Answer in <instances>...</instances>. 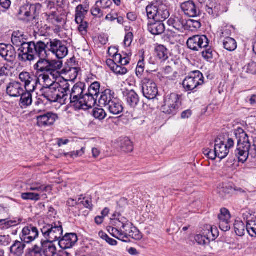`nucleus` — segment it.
Masks as SVG:
<instances>
[{
  "instance_id": "obj_1",
  "label": "nucleus",
  "mask_w": 256,
  "mask_h": 256,
  "mask_svg": "<svg viewBox=\"0 0 256 256\" xmlns=\"http://www.w3.org/2000/svg\"><path fill=\"white\" fill-rule=\"evenodd\" d=\"M234 134L237 139V146L234 154L239 162L244 163L249 156L252 158L256 157V146L251 144L249 137L241 128H238L234 131Z\"/></svg>"
},
{
  "instance_id": "obj_2",
  "label": "nucleus",
  "mask_w": 256,
  "mask_h": 256,
  "mask_svg": "<svg viewBox=\"0 0 256 256\" xmlns=\"http://www.w3.org/2000/svg\"><path fill=\"white\" fill-rule=\"evenodd\" d=\"M41 92V96L50 102L65 103L70 92V84L68 82H64L62 85L55 82L51 86L42 88Z\"/></svg>"
},
{
  "instance_id": "obj_3",
  "label": "nucleus",
  "mask_w": 256,
  "mask_h": 256,
  "mask_svg": "<svg viewBox=\"0 0 256 256\" xmlns=\"http://www.w3.org/2000/svg\"><path fill=\"white\" fill-rule=\"evenodd\" d=\"M42 40L28 41L18 49V60L22 62H31L38 59V56L44 50Z\"/></svg>"
},
{
  "instance_id": "obj_4",
  "label": "nucleus",
  "mask_w": 256,
  "mask_h": 256,
  "mask_svg": "<svg viewBox=\"0 0 256 256\" xmlns=\"http://www.w3.org/2000/svg\"><path fill=\"white\" fill-rule=\"evenodd\" d=\"M38 56V60L34 65V68L37 72L43 74L50 73L52 76H54V72L62 68V62L61 60H50L48 59L49 54L44 50Z\"/></svg>"
},
{
  "instance_id": "obj_5",
  "label": "nucleus",
  "mask_w": 256,
  "mask_h": 256,
  "mask_svg": "<svg viewBox=\"0 0 256 256\" xmlns=\"http://www.w3.org/2000/svg\"><path fill=\"white\" fill-rule=\"evenodd\" d=\"M40 230L44 240L52 242L58 241L63 234L62 224L58 222H44Z\"/></svg>"
},
{
  "instance_id": "obj_6",
  "label": "nucleus",
  "mask_w": 256,
  "mask_h": 256,
  "mask_svg": "<svg viewBox=\"0 0 256 256\" xmlns=\"http://www.w3.org/2000/svg\"><path fill=\"white\" fill-rule=\"evenodd\" d=\"M44 44V50L48 54L50 52L54 54L58 59H62L68 54V49L64 41L58 39L44 38L42 40Z\"/></svg>"
},
{
  "instance_id": "obj_7",
  "label": "nucleus",
  "mask_w": 256,
  "mask_h": 256,
  "mask_svg": "<svg viewBox=\"0 0 256 256\" xmlns=\"http://www.w3.org/2000/svg\"><path fill=\"white\" fill-rule=\"evenodd\" d=\"M204 82L202 74L199 70L190 72L182 82L183 88L186 92H192Z\"/></svg>"
},
{
  "instance_id": "obj_8",
  "label": "nucleus",
  "mask_w": 256,
  "mask_h": 256,
  "mask_svg": "<svg viewBox=\"0 0 256 256\" xmlns=\"http://www.w3.org/2000/svg\"><path fill=\"white\" fill-rule=\"evenodd\" d=\"M42 5L40 4H26L20 7L18 12L19 19L24 21L29 22L36 18L40 10Z\"/></svg>"
},
{
  "instance_id": "obj_9",
  "label": "nucleus",
  "mask_w": 256,
  "mask_h": 256,
  "mask_svg": "<svg viewBox=\"0 0 256 256\" xmlns=\"http://www.w3.org/2000/svg\"><path fill=\"white\" fill-rule=\"evenodd\" d=\"M143 95L148 100L154 99L158 94L156 84L150 78H145L141 82Z\"/></svg>"
},
{
  "instance_id": "obj_10",
  "label": "nucleus",
  "mask_w": 256,
  "mask_h": 256,
  "mask_svg": "<svg viewBox=\"0 0 256 256\" xmlns=\"http://www.w3.org/2000/svg\"><path fill=\"white\" fill-rule=\"evenodd\" d=\"M189 48L194 51H198L203 48L208 46L209 40L204 35H196L190 38L187 41Z\"/></svg>"
},
{
  "instance_id": "obj_11",
  "label": "nucleus",
  "mask_w": 256,
  "mask_h": 256,
  "mask_svg": "<svg viewBox=\"0 0 256 256\" xmlns=\"http://www.w3.org/2000/svg\"><path fill=\"white\" fill-rule=\"evenodd\" d=\"M58 119V114L53 112H44L36 116L37 125L40 128H46L54 124Z\"/></svg>"
},
{
  "instance_id": "obj_12",
  "label": "nucleus",
  "mask_w": 256,
  "mask_h": 256,
  "mask_svg": "<svg viewBox=\"0 0 256 256\" xmlns=\"http://www.w3.org/2000/svg\"><path fill=\"white\" fill-rule=\"evenodd\" d=\"M122 232L125 235L126 238L129 237L136 240H140L142 238V234L139 230L133 224L128 220H126L121 222Z\"/></svg>"
},
{
  "instance_id": "obj_13",
  "label": "nucleus",
  "mask_w": 256,
  "mask_h": 256,
  "mask_svg": "<svg viewBox=\"0 0 256 256\" xmlns=\"http://www.w3.org/2000/svg\"><path fill=\"white\" fill-rule=\"evenodd\" d=\"M39 232L38 228L30 224L24 228L20 239L24 243L29 244L34 241L38 236Z\"/></svg>"
},
{
  "instance_id": "obj_14",
  "label": "nucleus",
  "mask_w": 256,
  "mask_h": 256,
  "mask_svg": "<svg viewBox=\"0 0 256 256\" xmlns=\"http://www.w3.org/2000/svg\"><path fill=\"white\" fill-rule=\"evenodd\" d=\"M70 100L71 106L73 107L76 110H87L94 106L92 104V101L90 100L85 94L83 96H78L77 98Z\"/></svg>"
},
{
  "instance_id": "obj_15",
  "label": "nucleus",
  "mask_w": 256,
  "mask_h": 256,
  "mask_svg": "<svg viewBox=\"0 0 256 256\" xmlns=\"http://www.w3.org/2000/svg\"><path fill=\"white\" fill-rule=\"evenodd\" d=\"M180 8L184 14L189 17L197 18L200 14L199 8L192 0L183 2Z\"/></svg>"
},
{
  "instance_id": "obj_16",
  "label": "nucleus",
  "mask_w": 256,
  "mask_h": 256,
  "mask_svg": "<svg viewBox=\"0 0 256 256\" xmlns=\"http://www.w3.org/2000/svg\"><path fill=\"white\" fill-rule=\"evenodd\" d=\"M78 236L74 233L66 234L58 240V244L62 249L72 248L78 242Z\"/></svg>"
},
{
  "instance_id": "obj_17",
  "label": "nucleus",
  "mask_w": 256,
  "mask_h": 256,
  "mask_svg": "<svg viewBox=\"0 0 256 256\" xmlns=\"http://www.w3.org/2000/svg\"><path fill=\"white\" fill-rule=\"evenodd\" d=\"M24 92L23 85L16 81L10 82L6 88V94L10 97H19Z\"/></svg>"
},
{
  "instance_id": "obj_18",
  "label": "nucleus",
  "mask_w": 256,
  "mask_h": 256,
  "mask_svg": "<svg viewBox=\"0 0 256 256\" xmlns=\"http://www.w3.org/2000/svg\"><path fill=\"white\" fill-rule=\"evenodd\" d=\"M100 84L98 82L92 83L88 87L85 95L88 98L92 101L94 106L96 104V101L100 94Z\"/></svg>"
},
{
  "instance_id": "obj_19",
  "label": "nucleus",
  "mask_w": 256,
  "mask_h": 256,
  "mask_svg": "<svg viewBox=\"0 0 256 256\" xmlns=\"http://www.w3.org/2000/svg\"><path fill=\"white\" fill-rule=\"evenodd\" d=\"M206 10L214 17L218 16L223 12L221 5L216 0H208L206 5Z\"/></svg>"
},
{
  "instance_id": "obj_20",
  "label": "nucleus",
  "mask_w": 256,
  "mask_h": 256,
  "mask_svg": "<svg viewBox=\"0 0 256 256\" xmlns=\"http://www.w3.org/2000/svg\"><path fill=\"white\" fill-rule=\"evenodd\" d=\"M35 78H36V76H31L28 72H22L19 75V78L22 82L24 84L23 87L24 86L26 90L30 88L34 90Z\"/></svg>"
},
{
  "instance_id": "obj_21",
  "label": "nucleus",
  "mask_w": 256,
  "mask_h": 256,
  "mask_svg": "<svg viewBox=\"0 0 256 256\" xmlns=\"http://www.w3.org/2000/svg\"><path fill=\"white\" fill-rule=\"evenodd\" d=\"M28 37L23 32L14 31L12 36V42L14 46L20 48L28 42Z\"/></svg>"
},
{
  "instance_id": "obj_22",
  "label": "nucleus",
  "mask_w": 256,
  "mask_h": 256,
  "mask_svg": "<svg viewBox=\"0 0 256 256\" xmlns=\"http://www.w3.org/2000/svg\"><path fill=\"white\" fill-rule=\"evenodd\" d=\"M148 24V30L153 35H160L165 30L164 24L160 20H156Z\"/></svg>"
},
{
  "instance_id": "obj_23",
  "label": "nucleus",
  "mask_w": 256,
  "mask_h": 256,
  "mask_svg": "<svg viewBox=\"0 0 256 256\" xmlns=\"http://www.w3.org/2000/svg\"><path fill=\"white\" fill-rule=\"evenodd\" d=\"M124 95L126 97V102L131 108H135L140 102V98L136 92L133 90H126Z\"/></svg>"
},
{
  "instance_id": "obj_24",
  "label": "nucleus",
  "mask_w": 256,
  "mask_h": 256,
  "mask_svg": "<svg viewBox=\"0 0 256 256\" xmlns=\"http://www.w3.org/2000/svg\"><path fill=\"white\" fill-rule=\"evenodd\" d=\"M114 92L110 89H106L100 94V96L98 98V103L100 105H104L106 106L114 99Z\"/></svg>"
},
{
  "instance_id": "obj_25",
  "label": "nucleus",
  "mask_w": 256,
  "mask_h": 256,
  "mask_svg": "<svg viewBox=\"0 0 256 256\" xmlns=\"http://www.w3.org/2000/svg\"><path fill=\"white\" fill-rule=\"evenodd\" d=\"M54 242L42 240L40 243L43 248V253L45 256H54L56 252V248Z\"/></svg>"
},
{
  "instance_id": "obj_26",
  "label": "nucleus",
  "mask_w": 256,
  "mask_h": 256,
  "mask_svg": "<svg viewBox=\"0 0 256 256\" xmlns=\"http://www.w3.org/2000/svg\"><path fill=\"white\" fill-rule=\"evenodd\" d=\"M214 147L218 154V158L220 159L225 158L229 153L228 148L225 146L224 142L219 138L216 139Z\"/></svg>"
},
{
  "instance_id": "obj_27",
  "label": "nucleus",
  "mask_w": 256,
  "mask_h": 256,
  "mask_svg": "<svg viewBox=\"0 0 256 256\" xmlns=\"http://www.w3.org/2000/svg\"><path fill=\"white\" fill-rule=\"evenodd\" d=\"M110 113L114 115H117L123 112L124 108L122 102L118 98L113 100L106 106Z\"/></svg>"
},
{
  "instance_id": "obj_28",
  "label": "nucleus",
  "mask_w": 256,
  "mask_h": 256,
  "mask_svg": "<svg viewBox=\"0 0 256 256\" xmlns=\"http://www.w3.org/2000/svg\"><path fill=\"white\" fill-rule=\"evenodd\" d=\"M86 84L84 82H78L73 86L70 98L68 99L77 98L78 96H83L86 94Z\"/></svg>"
},
{
  "instance_id": "obj_29",
  "label": "nucleus",
  "mask_w": 256,
  "mask_h": 256,
  "mask_svg": "<svg viewBox=\"0 0 256 256\" xmlns=\"http://www.w3.org/2000/svg\"><path fill=\"white\" fill-rule=\"evenodd\" d=\"M68 64V66L64 69L63 70L65 72L69 74L70 78L74 80L76 78L80 68L74 66L76 64L74 58L70 59Z\"/></svg>"
},
{
  "instance_id": "obj_30",
  "label": "nucleus",
  "mask_w": 256,
  "mask_h": 256,
  "mask_svg": "<svg viewBox=\"0 0 256 256\" xmlns=\"http://www.w3.org/2000/svg\"><path fill=\"white\" fill-rule=\"evenodd\" d=\"M167 22L168 26H172L178 31L182 30L186 24L185 20L180 16L170 18Z\"/></svg>"
},
{
  "instance_id": "obj_31",
  "label": "nucleus",
  "mask_w": 256,
  "mask_h": 256,
  "mask_svg": "<svg viewBox=\"0 0 256 256\" xmlns=\"http://www.w3.org/2000/svg\"><path fill=\"white\" fill-rule=\"evenodd\" d=\"M32 88L28 89L26 92H23L20 96V105L22 108H26L32 104V98L31 92H33Z\"/></svg>"
},
{
  "instance_id": "obj_32",
  "label": "nucleus",
  "mask_w": 256,
  "mask_h": 256,
  "mask_svg": "<svg viewBox=\"0 0 256 256\" xmlns=\"http://www.w3.org/2000/svg\"><path fill=\"white\" fill-rule=\"evenodd\" d=\"M156 20L162 21L168 18L170 14L165 5L160 1H156Z\"/></svg>"
},
{
  "instance_id": "obj_33",
  "label": "nucleus",
  "mask_w": 256,
  "mask_h": 256,
  "mask_svg": "<svg viewBox=\"0 0 256 256\" xmlns=\"http://www.w3.org/2000/svg\"><path fill=\"white\" fill-rule=\"evenodd\" d=\"M50 73H44L39 74L38 77L35 78L36 84L38 83L42 86V88H48L51 86L54 83L56 82H52L50 78L48 76Z\"/></svg>"
},
{
  "instance_id": "obj_34",
  "label": "nucleus",
  "mask_w": 256,
  "mask_h": 256,
  "mask_svg": "<svg viewBox=\"0 0 256 256\" xmlns=\"http://www.w3.org/2000/svg\"><path fill=\"white\" fill-rule=\"evenodd\" d=\"M26 244L22 240H15L10 248V252L16 256H22L26 248Z\"/></svg>"
},
{
  "instance_id": "obj_35",
  "label": "nucleus",
  "mask_w": 256,
  "mask_h": 256,
  "mask_svg": "<svg viewBox=\"0 0 256 256\" xmlns=\"http://www.w3.org/2000/svg\"><path fill=\"white\" fill-rule=\"evenodd\" d=\"M88 12V8L86 6L84 8L83 5L80 4L76 8L75 22L76 23L82 22L85 20L86 16Z\"/></svg>"
},
{
  "instance_id": "obj_36",
  "label": "nucleus",
  "mask_w": 256,
  "mask_h": 256,
  "mask_svg": "<svg viewBox=\"0 0 256 256\" xmlns=\"http://www.w3.org/2000/svg\"><path fill=\"white\" fill-rule=\"evenodd\" d=\"M180 106L178 104L168 105L167 104L164 103V104L162 106L160 110L166 114L174 116L178 112Z\"/></svg>"
},
{
  "instance_id": "obj_37",
  "label": "nucleus",
  "mask_w": 256,
  "mask_h": 256,
  "mask_svg": "<svg viewBox=\"0 0 256 256\" xmlns=\"http://www.w3.org/2000/svg\"><path fill=\"white\" fill-rule=\"evenodd\" d=\"M180 106L178 104L168 105L167 104L164 103V104L162 106L160 110L166 114L174 116L178 112Z\"/></svg>"
},
{
  "instance_id": "obj_38",
  "label": "nucleus",
  "mask_w": 256,
  "mask_h": 256,
  "mask_svg": "<svg viewBox=\"0 0 256 256\" xmlns=\"http://www.w3.org/2000/svg\"><path fill=\"white\" fill-rule=\"evenodd\" d=\"M155 51L157 57L162 62L164 61L168 58V49L163 45H158L156 48Z\"/></svg>"
},
{
  "instance_id": "obj_39",
  "label": "nucleus",
  "mask_w": 256,
  "mask_h": 256,
  "mask_svg": "<svg viewBox=\"0 0 256 256\" xmlns=\"http://www.w3.org/2000/svg\"><path fill=\"white\" fill-rule=\"evenodd\" d=\"M120 146L122 151L125 152H129L132 151L134 147L131 140L126 137L120 140Z\"/></svg>"
},
{
  "instance_id": "obj_40",
  "label": "nucleus",
  "mask_w": 256,
  "mask_h": 256,
  "mask_svg": "<svg viewBox=\"0 0 256 256\" xmlns=\"http://www.w3.org/2000/svg\"><path fill=\"white\" fill-rule=\"evenodd\" d=\"M156 4L157 3L156 1L146 6V12L148 19L153 20H156Z\"/></svg>"
},
{
  "instance_id": "obj_41",
  "label": "nucleus",
  "mask_w": 256,
  "mask_h": 256,
  "mask_svg": "<svg viewBox=\"0 0 256 256\" xmlns=\"http://www.w3.org/2000/svg\"><path fill=\"white\" fill-rule=\"evenodd\" d=\"M223 45L224 48L230 52L234 50L237 48V43L236 40L230 37H227L224 38Z\"/></svg>"
},
{
  "instance_id": "obj_42",
  "label": "nucleus",
  "mask_w": 256,
  "mask_h": 256,
  "mask_svg": "<svg viewBox=\"0 0 256 256\" xmlns=\"http://www.w3.org/2000/svg\"><path fill=\"white\" fill-rule=\"evenodd\" d=\"M28 189L30 190H36L39 192H48L52 190L50 185H42L38 182H34L30 185Z\"/></svg>"
},
{
  "instance_id": "obj_43",
  "label": "nucleus",
  "mask_w": 256,
  "mask_h": 256,
  "mask_svg": "<svg viewBox=\"0 0 256 256\" xmlns=\"http://www.w3.org/2000/svg\"><path fill=\"white\" fill-rule=\"evenodd\" d=\"M164 103L167 104L168 105L174 104H178V105H180L181 102L180 100V96L178 94L175 93H172L167 95L165 97Z\"/></svg>"
},
{
  "instance_id": "obj_44",
  "label": "nucleus",
  "mask_w": 256,
  "mask_h": 256,
  "mask_svg": "<svg viewBox=\"0 0 256 256\" xmlns=\"http://www.w3.org/2000/svg\"><path fill=\"white\" fill-rule=\"evenodd\" d=\"M246 230L250 236L256 237V216L254 219L247 220Z\"/></svg>"
},
{
  "instance_id": "obj_45",
  "label": "nucleus",
  "mask_w": 256,
  "mask_h": 256,
  "mask_svg": "<svg viewBox=\"0 0 256 256\" xmlns=\"http://www.w3.org/2000/svg\"><path fill=\"white\" fill-rule=\"evenodd\" d=\"M234 228L235 232L237 236H242L244 234L246 226H245L242 221L236 220L234 224Z\"/></svg>"
},
{
  "instance_id": "obj_46",
  "label": "nucleus",
  "mask_w": 256,
  "mask_h": 256,
  "mask_svg": "<svg viewBox=\"0 0 256 256\" xmlns=\"http://www.w3.org/2000/svg\"><path fill=\"white\" fill-rule=\"evenodd\" d=\"M205 234L209 242L214 240L218 236V228L216 227L209 226V229L207 232L204 233Z\"/></svg>"
},
{
  "instance_id": "obj_47",
  "label": "nucleus",
  "mask_w": 256,
  "mask_h": 256,
  "mask_svg": "<svg viewBox=\"0 0 256 256\" xmlns=\"http://www.w3.org/2000/svg\"><path fill=\"white\" fill-rule=\"evenodd\" d=\"M8 49L4 60L8 62H12L14 60L16 57V50L14 46L10 44V46H8Z\"/></svg>"
},
{
  "instance_id": "obj_48",
  "label": "nucleus",
  "mask_w": 256,
  "mask_h": 256,
  "mask_svg": "<svg viewBox=\"0 0 256 256\" xmlns=\"http://www.w3.org/2000/svg\"><path fill=\"white\" fill-rule=\"evenodd\" d=\"M92 116L96 119L102 120L106 116V114L104 109L95 108L92 110Z\"/></svg>"
},
{
  "instance_id": "obj_49",
  "label": "nucleus",
  "mask_w": 256,
  "mask_h": 256,
  "mask_svg": "<svg viewBox=\"0 0 256 256\" xmlns=\"http://www.w3.org/2000/svg\"><path fill=\"white\" fill-rule=\"evenodd\" d=\"M22 198L24 200L38 201L40 200L39 194L34 192H24L22 194Z\"/></svg>"
},
{
  "instance_id": "obj_50",
  "label": "nucleus",
  "mask_w": 256,
  "mask_h": 256,
  "mask_svg": "<svg viewBox=\"0 0 256 256\" xmlns=\"http://www.w3.org/2000/svg\"><path fill=\"white\" fill-rule=\"evenodd\" d=\"M218 218L219 219V222L222 221H230V214L228 210L226 208H222L220 210V213L218 216Z\"/></svg>"
},
{
  "instance_id": "obj_51",
  "label": "nucleus",
  "mask_w": 256,
  "mask_h": 256,
  "mask_svg": "<svg viewBox=\"0 0 256 256\" xmlns=\"http://www.w3.org/2000/svg\"><path fill=\"white\" fill-rule=\"evenodd\" d=\"M101 8L99 4H97L96 2L94 6H93L90 12L92 14L94 17H97L100 18L103 16V12L101 10Z\"/></svg>"
},
{
  "instance_id": "obj_52",
  "label": "nucleus",
  "mask_w": 256,
  "mask_h": 256,
  "mask_svg": "<svg viewBox=\"0 0 256 256\" xmlns=\"http://www.w3.org/2000/svg\"><path fill=\"white\" fill-rule=\"evenodd\" d=\"M78 203L79 204H82L86 208L92 210V208L93 205L90 198H79L78 199Z\"/></svg>"
},
{
  "instance_id": "obj_53",
  "label": "nucleus",
  "mask_w": 256,
  "mask_h": 256,
  "mask_svg": "<svg viewBox=\"0 0 256 256\" xmlns=\"http://www.w3.org/2000/svg\"><path fill=\"white\" fill-rule=\"evenodd\" d=\"M78 24V30L80 34L82 35H85L87 34L88 28V24L85 20H83L82 22L76 23Z\"/></svg>"
},
{
  "instance_id": "obj_54",
  "label": "nucleus",
  "mask_w": 256,
  "mask_h": 256,
  "mask_svg": "<svg viewBox=\"0 0 256 256\" xmlns=\"http://www.w3.org/2000/svg\"><path fill=\"white\" fill-rule=\"evenodd\" d=\"M112 72L116 74L124 75L127 73L128 70L124 66L118 64L116 65Z\"/></svg>"
},
{
  "instance_id": "obj_55",
  "label": "nucleus",
  "mask_w": 256,
  "mask_h": 256,
  "mask_svg": "<svg viewBox=\"0 0 256 256\" xmlns=\"http://www.w3.org/2000/svg\"><path fill=\"white\" fill-rule=\"evenodd\" d=\"M195 240L198 244L200 245H204L210 242L205 234L204 235H196L195 236Z\"/></svg>"
},
{
  "instance_id": "obj_56",
  "label": "nucleus",
  "mask_w": 256,
  "mask_h": 256,
  "mask_svg": "<svg viewBox=\"0 0 256 256\" xmlns=\"http://www.w3.org/2000/svg\"><path fill=\"white\" fill-rule=\"evenodd\" d=\"M246 72L248 73L256 74V62H251L248 63L246 66Z\"/></svg>"
},
{
  "instance_id": "obj_57",
  "label": "nucleus",
  "mask_w": 256,
  "mask_h": 256,
  "mask_svg": "<svg viewBox=\"0 0 256 256\" xmlns=\"http://www.w3.org/2000/svg\"><path fill=\"white\" fill-rule=\"evenodd\" d=\"M205 50L202 52V56L206 60H208L212 59L213 58V50L210 48H204Z\"/></svg>"
},
{
  "instance_id": "obj_58",
  "label": "nucleus",
  "mask_w": 256,
  "mask_h": 256,
  "mask_svg": "<svg viewBox=\"0 0 256 256\" xmlns=\"http://www.w3.org/2000/svg\"><path fill=\"white\" fill-rule=\"evenodd\" d=\"M133 34L131 32H129L126 34L124 41V44L126 46H130L133 40Z\"/></svg>"
},
{
  "instance_id": "obj_59",
  "label": "nucleus",
  "mask_w": 256,
  "mask_h": 256,
  "mask_svg": "<svg viewBox=\"0 0 256 256\" xmlns=\"http://www.w3.org/2000/svg\"><path fill=\"white\" fill-rule=\"evenodd\" d=\"M96 2L102 9L109 8L112 4V2L110 0H100L97 1Z\"/></svg>"
},
{
  "instance_id": "obj_60",
  "label": "nucleus",
  "mask_w": 256,
  "mask_h": 256,
  "mask_svg": "<svg viewBox=\"0 0 256 256\" xmlns=\"http://www.w3.org/2000/svg\"><path fill=\"white\" fill-rule=\"evenodd\" d=\"M5 221L2 224V225L4 224L6 225V228L13 226H16L18 224H19L21 222L22 220L18 218L17 220H8L6 221V219H4Z\"/></svg>"
},
{
  "instance_id": "obj_61",
  "label": "nucleus",
  "mask_w": 256,
  "mask_h": 256,
  "mask_svg": "<svg viewBox=\"0 0 256 256\" xmlns=\"http://www.w3.org/2000/svg\"><path fill=\"white\" fill-rule=\"evenodd\" d=\"M188 24L190 27H192L196 29H198L202 26L200 20H190L188 21Z\"/></svg>"
},
{
  "instance_id": "obj_62",
  "label": "nucleus",
  "mask_w": 256,
  "mask_h": 256,
  "mask_svg": "<svg viewBox=\"0 0 256 256\" xmlns=\"http://www.w3.org/2000/svg\"><path fill=\"white\" fill-rule=\"evenodd\" d=\"M219 226L220 229L224 232L228 231L230 228V221L219 222Z\"/></svg>"
},
{
  "instance_id": "obj_63",
  "label": "nucleus",
  "mask_w": 256,
  "mask_h": 256,
  "mask_svg": "<svg viewBox=\"0 0 256 256\" xmlns=\"http://www.w3.org/2000/svg\"><path fill=\"white\" fill-rule=\"evenodd\" d=\"M8 46H10V44H0V56L4 59L8 50Z\"/></svg>"
},
{
  "instance_id": "obj_64",
  "label": "nucleus",
  "mask_w": 256,
  "mask_h": 256,
  "mask_svg": "<svg viewBox=\"0 0 256 256\" xmlns=\"http://www.w3.org/2000/svg\"><path fill=\"white\" fill-rule=\"evenodd\" d=\"M30 252L34 253L36 254L41 255L42 252H43V248L40 244V246L35 245L32 249H29Z\"/></svg>"
}]
</instances>
